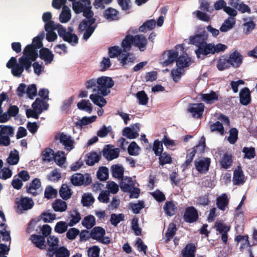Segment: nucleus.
Returning <instances> with one entry per match:
<instances>
[{"mask_svg":"<svg viewBox=\"0 0 257 257\" xmlns=\"http://www.w3.org/2000/svg\"><path fill=\"white\" fill-rule=\"evenodd\" d=\"M235 24V19L233 17H228L226 19L220 28L222 32H226L232 29Z\"/></svg>","mask_w":257,"mask_h":257,"instance_id":"nucleus-27","label":"nucleus"},{"mask_svg":"<svg viewBox=\"0 0 257 257\" xmlns=\"http://www.w3.org/2000/svg\"><path fill=\"white\" fill-rule=\"evenodd\" d=\"M109 55L111 58L117 57L122 65L132 62L133 58L130 57V54L125 51H122L118 46H113L109 48L108 50Z\"/></svg>","mask_w":257,"mask_h":257,"instance_id":"nucleus-6","label":"nucleus"},{"mask_svg":"<svg viewBox=\"0 0 257 257\" xmlns=\"http://www.w3.org/2000/svg\"><path fill=\"white\" fill-rule=\"evenodd\" d=\"M210 164V159L205 158L195 161V166L196 170L201 173L207 172L209 169Z\"/></svg>","mask_w":257,"mask_h":257,"instance_id":"nucleus-16","label":"nucleus"},{"mask_svg":"<svg viewBox=\"0 0 257 257\" xmlns=\"http://www.w3.org/2000/svg\"><path fill=\"white\" fill-rule=\"evenodd\" d=\"M89 98L93 103L100 107L105 106L107 103L106 100L102 96L98 94H92L89 96Z\"/></svg>","mask_w":257,"mask_h":257,"instance_id":"nucleus-29","label":"nucleus"},{"mask_svg":"<svg viewBox=\"0 0 257 257\" xmlns=\"http://www.w3.org/2000/svg\"><path fill=\"white\" fill-rule=\"evenodd\" d=\"M100 248L95 245L88 248L87 249L88 257H99Z\"/></svg>","mask_w":257,"mask_h":257,"instance_id":"nucleus-64","label":"nucleus"},{"mask_svg":"<svg viewBox=\"0 0 257 257\" xmlns=\"http://www.w3.org/2000/svg\"><path fill=\"white\" fill-rule=\"evenodd\" d=\"M99 156L95 152H91L87 155L86 164L92 166L99 160Z\"/></svg>","mask_w":257,"mask_h":257,"instance_id":"nucleus-46","label":"nucleus"},{"mask_svg":"<svg viewBox=\"0 0 257 257\" xmlns=\"http://www.w3.org/2000/svg\"><path fill=\"white\" fill-rule=\"evenodd\" d=\"M59 194L63 199L67 200L71 197V190L67 185L63 184L59 190Z\"/></svg>","mask_w":257,"mask_h":257,"instance_id":"nucleus-38","label":"nucleus"},{"mask_svg":"<svg viewBox=\"0 0 257 257\" xmlns=\"http://www.w3.org/2000/svg\"><path fill=\"white\" fill-rule=\"evenodd\" d=\"M141 105H146L148 102L149 98L144 91H139L136 95Z\"/></svg>","mask_w":257,"mask_h":257,"instance_id":"nucleus-51","label":"nucleus"},{"mask_svg":"<svg viewBox=\"0 0 257 257\" xmlns=\"http://www.w3.org/2000/svg\"><path fill=\"white\" fill-rule=\"evenodd\" d=\"M204 106L202 103L190 104L188 108V111L194 117L199 118L204 111Z\"/></svg>","mask_w":257,"mask_h":257,"instance_id":"nucleus-14","label":"nucleus"},{"mask_svg":"<svg viewBox=\"0 0 257 257\" xmlns=\"http://www.w3.org/2000/svg\"><path fill=\"white\" fill-rule=\"evenodd\" d=\"M233 182L234 185H241L245 182V177L240 166H238L234 171Z\"/></svg>","mask_w":257,"mask_h":257,"instance_id":"nucleus-23","label":"nucleus"},{"mask_svg":"<svg viewBox=\"0 0 257 257\" xmlns=\"http://www.w3.org/2000/svg\"><path fill=\"white\" fill-rule=\"evenodd\" d=\"M42 156L44 161L50 162L54 158V151L50 148H47L42 152Z\"/></svg>","mask_w":257,"mask_h":257,"instance_id":"nucleus-45","label":"nucleus"},{"mask_svg":"<svg viewBox=\"0 0 257 257\" xmlns=\"http://www.w3.org/2000/svg\"><path fill=\"white\" fill-rule=\"evenodd\" d=\"M40 57L46 64H49L53 60L54 55L48 49L43 48L40 51Z\"/></svg>","mask_w":257,"mask_h":257,"instance_id":"nucleus-25","label":"nucleus"},{"mask_svg":"<svg viewBox=\"0 0 257 257\" xmlns=\"http://www.w3.org/2000/svg\"><path fill=\"white\" fill-rule=\"evenodd\" d=\"M19 160V153L17 151L11 152L7 159V162L12 165L17 164Z\"/></svg>","mask_w":257,"mask_h":257,"instance_id":"nucleus-53","label":"nucleus"},{"mask_svg":"<svg viewBox=\"0 0 257 257\" xmlns=\"http://www.w3.org/2000/svg\"><path fill=\"white\" fill-rule=\"evenodd\" d=\"M123 219L124 215L122 214H112L111 215L110 221L112 225L116 226L120 221L123 220Z\"/></svg>","mask_w":257,"mask_h":257,"instance_id":"nucleus-61","label":"nucleus"},{"mask_svg":"<svg viewBox=\"0 0 257 257\" xmlns=\"http://www.w3.org/2000/svg\"><path fill=\"white\" fill-rule=\"evenodd\" d=\"M231 163V156L228 154H224L220 162L221 166L225 169H227L230 167Z\"/></svg>","mask_w":257,"mask_h":257,"instance_id":"nucleus-57","label":"nucleus"},{"mask_svg":"<svg viewBox=\"0 0 257 257\" xmlns=\"http://www.w3.org/2000/svg\"><path fill=\"white\" fill-rule=\"evenodd\" d=\"M56 257H69L70 251L65 247L61 246L54 249Z\"/></svg>","mask_w":257,"mask_h":257,"instance_id":"nucleus-44","label":"nucleus"},{"mask_svg":"<svg viewBox=\"0 0 257 257\" xmlns=\"http://www.w3.org/2000/svg\"><path fill=\"white\" fill-rule=\"evenodd\" d=\"M59 140L67 151H71L73 148L74 141L72 138L64 133H61L59 137Z\"/></svg>","mask_w":257,"mask_h":257,"instance_id":"nucleus-20","label":"nucleus"},{"mask_svg":"<svg viewBox=\"0 0 257 257\" xmlns=\"http://www.w3.org/2000/svg\"><path fill=\"white\" fill-rule=\"evenodd\" d=\"M147 44V39L143 35H139L133 37V44L141 51L146 49Z\"/></svg>","mask_w":257,"mask_h":257,"instance_id":"nucleus-24","label":"nucleus"},{"mask_svg":"<svg viewBox=\"0 0 257 257\" xmlns=\"http://www.w3.org/2000/svg\"><path fill=\"white\" fill-rule=\"evenodd\" d=\"M135 182L131 177H123L120 183V187L124 192H131L135 186Z\"/></svg>","mask_w":257,"mask_h":257,"instance_id":"nucleus-22","label":"nucleus"},{"mask_svg":"<svg viewBox=\"0 0 257 257\" xmlns=\"http://www.w3.org/2000/svg\"><path fill=\"white\" fill-rule=\"evenodd\" d=\"M33 109H28L26 111V115L28 117H32L37 119L39 115L43 110H47L48 108V104L45 101L39 98H37L32 104Z\"/></svg>","mask_w":257,"mask_h":257,"instance_id":"nucleus-5","label":"nucleus"},{"mask_svg":"<svg viewBox=\"0 0 257 257\" xmlns=\"http://www.w3.org/2000/svg\"><path fill=\"white\" fill-rule=\"evenodd\" d=\"M239 98L240 103L246 105L250 101V91L248 88L245 87L241 89L239 93Z\"/></svg>","mask_w":257,"mask_h":257,"instance_id":"nucleus-26","label":"nucleus"},{"mask_svg":"<svg viewBox=\"0 0 257 257\" xmlns=\"http://www.w3.org/2000/svg\"><path fill=\"white\" fill-rule=\"evenodd\" d=\"M95 19L83 20L79 26V32H84L83 38L87 40L94 32L96 26L95 25Z\"/></svg>","mask_w":257,"mask_h":257,"instance_id":"nucleus-8","label":"nucleus"},{"mask_svg":"<svg viewBox=\"0 0 257 257\" xmlns=\"http://www.w3.org/2000/svg\"><path fill=\"white\" fill-rule=\"evenodd\" d=\"M235 240L238 242V243H240V248H245L249 246L247 236L238 235L235 238Z\"/></svg>","mask_w":257,"mask_h":257,"instance_id":"nucleus-49","label":"nucleus"},{"mask_svg":"<svg viewBox=\"0 0 257 257\" xmlns=\"http://www.w3.org/2000/svg\"><path fill=\"white\" fill-rule=\"evenodd\" d=\"M97 176L100 180H105L108 176V169L105 167L100 168L97 171Z\"/></svg>","mask_w":257,"mask_h":257,"instance_id":"nucleus-55","label":"nucleus"},{"mask_svg":"<svg viewBox=\"0 0 257 257\" xmlns=\"http://www.w3.org/2000/svg\"><path fill=\"white\" fill-rule=\"evenodd\" d=\"M176 231L175 224L171 223L169 224L165 234V239L166 242H168L173 237Z\"/></svg>","mask_w":257,"mask_h":257,"instance_id":"nucleus-47","label":"nucleus"},{"mask_svg":"<svg viewBox=\"0 0 257 257\" xmlns=\"http://www.w3.org/2000/svg\"><path fill=\"white\" fill-rule=\"evenodd\" d=\"M114 85V82L109 77L101 76L97 78L98 93L102 96H106L110 93V88Z\"/></svg>","mask_w":257,"mask_h":257,"instance_id":"nucleus-7","label":"nucleus"},{"mask_svg":"<svg viewBox=\"0 0 257 257\" xmlns=\"http://www.w3.org/2000/svg\"><path fill=\"white\" fill-rule=\"evenodd\" d=\"M217 205L219 209L224 211L228 204V199L225 194H223L219 196L216 200Z\"/></svg>","mask_w":257,"mask_h":257,"instance_id":"nucleus-32","label":"nucleus"},{"mask_svg":"<svg viewBox=\"0 0 257 257\" xmlns=\"http://www.w3.org/2000/svg\"><path fill=\"white\" fill-rule=\"evenodd\" d=\"M191 63L190 58L187 56H179L176 60V68L172 70L171 74L174 81L178 82L184 74V68L189 66Z\"/></svg>","mask_w":257,"mask_h":257,"instance_id":"nucleus-3","label":"nucleus"},{"mask_svg":"<svg viewBox=\"0 0 257 257\" xmlns=\"http://www.w3.org/2000/svg\"><path fill=\"white\" fill-rule=\"evenodd\" d=\"M68 228V224L64 221H59L57 223L55 227V231L59 233L65 232Z\"/></svg>","mask_w":257,"mask_h":257,"instance_id":"nucleus-60","label":"nucleus"},{"mask_svg":"<svg viewBox=\"0 0 257 257\" xmlns=\"http://www.w3.org/2000/svg\"><path fill=\"white\" fill-rule=\"evenodd\" d=\"M212 43L207 44L206 42L203 43L195 51L197 58L203 59L205 56L212 54Z\"/></svg>","mask_w":257,"mask_h":257,"instance_id":"nucleus-13","label":"nucleus"},{"mask_svg":"<svg viewBox=\"0 0 257 257\" xmlns=\"http://www.w3.org/2000/svg\"><path fill=\"white\" fill-rule=\"evenodd\" d=\"M228 59L230 65L234 68L238 67L242 62V56L236 50L229 54Z\"/></svg>","mask_w":257,"mask_h":257,"instance_id":"nucleus-15","label":"nucleus"},{"mask_svg":"<svg viewBox=\"0 0 257 257\" xmlns=\"http://www.w3.org/2000/svg\"><path fill=\"white\" fill-rule=\"evenodd\" d=\"M14 134L12 127L8 125H0V145L8 146L10 144V137Z\"/></svg>","mask_w":257,"mask_h":257,"instance_id":"nucleus-9","label":"nucleus"},{"mask_svg":"<svg viewBox=\"0 0 257 257\" xmlns=\"http://www.w3.org/2000/svg\"><path fill=\"white\" fill-rule=\"evenodd\" d=\"M230 66L228 59L224 57H221L217 61V68L220 71L224 70Z\"/></svg>","mask_w":257,"mask_h":257,"instance_id":"nucleus-42","label":"nucleus"},{"mask_svg":"<svg viewBox=\"0 0 257 257\" xmlns=\"http://www.w3.org/2000/svg\"><path fill=\"white\" fill-rule=\"evenodd\" d=\"M53 208L56 211L63 212L66 210L67 204L61 200H57L53 204Z\"/></svg>","mask_w":257,"mask_h":257,"instance_id":"nucleus-39","label":"nucleus"},{"mask_svg":"<svg viewBox=\"0 0 257 257\" xmlns=\"http://www.w3.org/2000/svg\"><path fill=\"white\" fill-rule=\"evenodd\" d=\"M159 156V162L161 165L170 163L172 161L170 155L166 153H162Z\"/></svg>","mask_w":257,"mask_h":257,"instance_id":"nucleus-63","label":"nucleus"},{"mask_svg":"<svg viewBox=\"0 0 257 257\" xmlns=\"http://www.w3.org/2000/svg\"><path fill=\"white\" fill-rule=\"evenodd\" d=\"M156 24V22L154 20H149L139 28V31L141 32H145L148 30H152L155 28Z\"/></svg>","mask_w":257,"mask_h":257,"instance_id":"nucleus-43","label":"nucleus"},{"mask_svg":"<svg viewBox=\"0 0 257 257\" xmlns=\"http://www.w3.org/2000/svg\"><path fill=\"white\" fill-rule=\"evenodd\" d=\"M41 186L40 180L38 178L34 179L32 182L27 186L28 192L34 195L37 194V191L39 190Z\"/></svg>","mask_w":257,"mask_h":257,"instance_id":"nucleus-28","label":"nucleus"},{"mask_svg":"<svg viewBox=\"0 0 257 257\" xmlns=\"http://www.w3.org/2000/svg\"><path fill=\"white\" fill-rule=\"evenodd\" d=\"M140 131L139 124L136 123L132 127H126L123 130V135L128 139H133L139 136L138 132Z\"/></svg>","mask_w":257,"mask_h":257,"instance_id":"nucleus-17","label":"nucleus"},{"mask_svg":"<svg viewBox=\"0 0 257 257\" xmlns=\"http://www.w3.org/2000/svg\"><path fill=\"white\" fill-rule=\"evenodd\" d=\"M34 205L33 201L28 197H24L20 200V205L23 210L31 209Z\"/></svg>","mask_w":257,"mask_h":257,"instance_id":"nucleus-36","label":"nucleus"},{"mask_svg":"<svg viewBox=\"0 0 257 257\" xmlns=\"http://www.w3.org/2000/svg\"><path fill=\"white\" fill-rule=\"evenodd\" d=\"M183 50V44H180L177 45L175 49L165 51L162 55L161 63L163 66H167L173 63L175 61H176L178 59L177 58L179 56V54H181ZM180 56L182 55H180Z\"/></svg>","mask_w":257,"mask_h":257,"instance_id":"nucleus-4","label":"nucleus"},{"mask_svg":"<svg viewBox=\"0 0 257 257\" xmlns=\"http://www.w3.org/2000/svg\"><path fill=\"white\" fill-rule=\"evenodd\" d=\"M77 105L78 109L85 111L89 113H91L92 111V105L88 100H82L77 103Z\"/></svg>","mask_w":257,"mask_h":257,"instance_id":"nucleus-34","label":"nucleus"},{"mask_svg":"<svg viewBox=\"0 0 257 257\" xmlns=\"http://www.w3.org/2000/svg\"><path fill=\"white\" fill-rule=\"evenodd\" d=\"M55 161L59 166H62L64 164L66 161V157L63 152H58L54 156Z\"/></svg>","mask_w":257,"mask_h":257,"instance_id":"nucleus-56","label":"nucleus"},{"mask_svg":"<svg viewBox=\"0 0 257 257\" xmlns=\"http://www.w3.org/2000/svg\"><path fill=\"white\" fill-rule=\"evenodd\" d=\"M94 198L91 193H85L82 197L81 202L84 206H89L94 202Z\"/></svg>","mask_w":257,"mask_h":257,"instance_id":"nucleus-50","label":"nucleus"},{"mask_svg":"<svg viewBox=\"0 0 257 257\" xmlns=\"http://www.w3.org/2000/svg\"><path fill=\"white\" fill-rule=\"evenodd\" d=\"M106 188L108 192L112 194H116L119 190V186L114 182L109 181L107 183Z\"/></svg>","mask_w":257,"mask_h":257,"instance_id":"nucleus-59","label":"nucleus"},{"mask_svg":"<svg viewBox=\"0 0 257 257\" xmlns=\"http://www.w3.org/2000/svg\"><path fill=\"white\" fill-rule=\"evenodd\" d=\"M85 86L87 89H91L93 92H98L97 79H91L87 80L85 82Z\"/></svg>","mask_w":257,"mask_h":257,"instance_id":"nucleus-52","label":"nucleus"},{"mask_svg":"<svg viewBox=\"0 0 257 257\" xmlns=\"http://www.w3.org/2000/svg\"><path fill=\"white\" fill-rule=\"evenodd\" d=\"M184 220L185 221L192 223L196 221L198 218V213L194 207H187L184 212Z\"/></svg>","mask_w":257,"mask_h":257,"instance_id":"nucleus-18","label":"nucleus"},{"mask_svg":"<svg viewBox=\"0 0 257 257\" xmlns=\"http://www.w3.org/2000/svg\"><path fill=\"white\" fill-rule=\"evenodd\" d=\"M214 228L216 230L217 234L221 235V240L226 243L228 239L227 233L230 230V226L221 221H217L214 224Z\"/></svg>","mask_w":257,"mask_h":257,"instance_id":"nucleus-11","label":"nucleus"},{"mask_svg":"<svg viewBox=\"0 0 257 257\" xmlns=\"http://www.w3.org/2000/svg\"><path fill=\"white\" fill-rule=\"evenodd\" d=\"M164 209L167 215L172 216L175 214L176 207L172 202H167L164 206Z\"/></svg>","mask_w":257,"mask_h":257,"instance_id":"nucleus-41","label":"nucleus"},{"mask_svg":"<svg viewBox=\"0 0 257 257\" xmlns=\"http://www.w3.org/2000/svg\"><path fill=\"white\" fill-rule=\"evenodd\" d=\"M119 150L118 148H113L109 146L103 150V156L108 160H112L118 157Z\"/></svg>","mask_w":257,"mask_h":257,"instance_id":"nucleus-19","label":"nucleus"},{"mask_svg":"<svg viewBox=\"0 0 257 257\" xmlns=\"http://www.w3.org/2000/svg\"><path fill=\"white\" fill-rule=\"evenodd\" d=\"M206 37V33L203 31L201 34H197L194 36L190 37L189 43L195 45L198 48L203 43L205 42Z\"/></svg>","mask_w":257,"mask_h":257,"instance_id":"nucleus-21","label":"nucleus"},{"mask_svg":"<svg viewBox=\"0 0 257 257\" xmlns=\"http://www.w3.org/2000/svg\"><path fill=\"white\" fill-rule=\"evenodd\" d=\"M140 152V147L134 142L131 143L128 148V152L131 155H138Z\"/></svg>","mask_w":257,"mask_h":257,"instance_id":"nucleus-62","label":"nucleus"},{"mask_svg":"<svg viewBox=\"0 0 257 257\" xmlns=\"http://www.w3.org/2000/svg\"><path fill=\"white\" fill-rule=\"evenodd\" d=\"M45 36L44 32H40L33 40L31 45H27L23 51V56L19 59L18 62L15 57H12L7 63V67L11 69L12 74L17 77L22 76L24 69L28 72L31 71L32 62L38 57V49L42 46V40Z\"/></svg>","mask_w":257,"mask_h":257,"instance_id":"nucleus-1","label":"nucleus"},{"mask_svg":"<svg viewBox=\"0 0 257 257\" xmlns=\"http://www.w3.org/2000/svg\"><path fill=\"white\" fill-rule=\"evenodd\" d=\"M105 234V230L101 227H95L91 231V236L103 244H108L110 239L108 237L104 236Z\"/></svg>","mask_w":257,"mask_h":257,"instance_id":"nucleus-10","label":"nucleus"},{"mask_svg":"<svg viewBox=\"0 0 257 257\" xmlns=\"http://www.w3.org/2000/svg\"><path fill=\"white\" fill-rule=\"evenodd\" d=\"M195 248L192 243L187 244L181 252L183 257H195Z\"/></svg>","mask_w":257,"mask_h":257,"instance_id":"nucleus-30","label":"nucleus"},{"mask_svg":"<svg viewBox=\"0 0 257 257\" xmlns=\"http://www.w3.org/2000/svg\"><path fill=\"white\" fill-rule=\"evenodd\" d=\"M112 176L116 178L120 179L123 174V168L121 166L118 165H113L111 167Z\"/></svg>","mask_w":257,"mask_h":257,"instance_id":"nucleus-40","label":"nucleus"},{"mask_svg":"<svg viewBox=\"0 0 257 257\" xmlns=\"http://www.w3.org/2000/svg\"><path fill=\"white\" fill-rule=\"evenodd\" d=\"M71 182L75 186H81L90 184L91 179L87 174L83 175L80 173H76L72 176Z\"/></svg>","mask_w":257,"mask_h":257,"instance_id":"nucleus-12","label":"nucleus"},{"mask_svg":"<svg viewBox=\"0 0 257 257\" xmlns=\"http://www.w3.org/2000/svg\"><path fill=\"white\" fill-rule=\"evenodd\" d=\"M71 17V10L67 7H63L62 11L59 16L60 21L62 23L68 22Z\"/></svg>","mask_w":257,"mask_h":257,"instance_id":"nucleus-33","label":"nucleus"},{"mask_svg":"<svg viewBox=\"0 0 257 257\" xmlns=\"http://www.w3.org/2000/svg\"><path fill=\"white\" fill-rule=\"evenodd\" d=\"M132 44H133V37L129 35L126 36L122 42L123 51L127 52V51L130 49Z\"/></svg>","mask_w":257,"mask_h":257,"instance_id":"nucleus-54","label":"nucleus"},{"mask_svg":"<svg viewBox=\"0 0 257 257\" xmlns=\"http://www.w3.org/2000/svg\"><path fill=\"white\" fill-rule=\"evenodd\" d=\"M45 29L47 32L57 30L59 36L72 46H75L78 43V38L75 34L72 33L73 29L71 27H69L67 31L61 25H56L53 21H50L46 22Z\"/></svg>","mask_w":257,"mask_h":257,"instance_id":"nucleus-2","label":"nucleus"},{"mask_svg":"<svg viewBox=\"0 0 257 257\" xmlns=\"http://www.w3.org/2000/svg\"><path fill=\"white\" fill-rule=\"evenodd\" d=\"M210 130L211 132H217L221 135L224 133L223 124L219 121L212 124L210 125Z\"/></svg>","mask_w":257,"mask_h":257,"instance_id":"nucleus-58","label":"nucleus"},{"mask_svg":"<svg viewBox=\"0 0 257 257\" xmlns=\"http://www.w3.org/2000/svg\"><path fill=\"white\" fill-rule=\"evenodd\" d=\"M218 96L215 92L201 95L202 100L207 104H212L218 99Z\"/></svg>","mask_w":257,"mask_h":257,"instance_id":"nucleus-31","label":"nucleus"},{"mask_svg":"<svg viewBox=\"0 0 257 257\" xmlns=\"http://www.w3.org/2000/svg\"><path fill=\"white\" fill-rule=\"evenodd\" d=\"M104 17L108 21L117 20V12L114 9L108 8L104 12Z\"/></svg>","mask_w":257,"mask_h":257,"instance_id":"nucleus-37","label":"nucleus"},{"mask_svg":"<svg viewBox=\"0 0 257 257\" xmlns=\"http://www.w3.org/2000/svg\"><path fill=\"white\" fill-rule=\"evenodd\" d=\"M31 239L37 247L43 249L45 247V238L41 235H33Z\"/></svg>","mask_w":257,"mask_h":257,"instance_id":"nucleus-35","label":"nucleus"},{"mask_svg":"<svg viewBox=\"0 0 257 257\" xmlns=\"http://www.w3.org/2000/svg\"><path fill=\"white\" fill-rule=\"evenodd\" d=\"M82 224L86 228L88 229L91 228L95 224V217L92 215H88L84 218Z\"/></svg>","mask_w":257,"mask_h":257,"instance_id":"nucleus-48","label":"nucleus"}]
</instances>
